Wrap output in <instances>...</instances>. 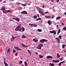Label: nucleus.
<instances>
[{"label":"nucleus","mask_w":66,"mask_h":66,"mask_svg":"<svg viewBox=\"0 0 66 66\" xmlns=\"http://www.w3.org/2000/svg\"><path fill=\"white\" fill-rule=\"evenodd\" d=\"M21 28V24H20L16 28L15 30L16 31H21V30H22V28Z\"/></svg>","instance_id":"obj_1"},{"label":"nucleus","mask_w":66,"mask_h":66,"mask_svg":"<svg viewBox=\"0 0 66 66\" xmlns=\"http://www.w3.org/2000/svg\"><path fill=\"white\" fill-rule=\"evenodd\" d=\"M1 10L3 11V13L4 14L5 12L6 11L5 10V7H4L3 6L0 9Z\"/></svg>","instance_id":"obj_2"},{"label":"nucleus","mask_w":66,"mask_h":66,"mask_svg":"<svg viewBox=\"0 0 66 66\" xmlns=\"http://www.w3.org/2000/svg\"><path fill=\"white\" fill-rule=\"evenodd\" d=\"M44 42H47V40L45 39H43L42 40H40V43H45Z\"/></svg>","instance_id":"obj_3"},{"label":"nucleus","mask_w":66,"mask_h":66,"mask_svg":"<svg viewBox=\"0 0 66 66\" xmlns=\"http://www.w3.org/2000/svg\"><path fill=\"white\" fill-rule=\"evenodd\" d=\"M21 14H26V15H27V14H28L27 12L25 11L21 12Z\"/></svg>","instance_id":"obj_4"},{"label":"nucleus","mask_w":66,"mask_h":66,"mask_svg":"<svg viewBox=\"0 0 66 66\" xmlns=\"http://www.w3.org/2000/svg\"><path fill=\"white\" fill-rule=\"evenodd\" d=\"M13 19H14L15 20H16L18 22H19L20 21L19 19L18 18H13Z\"/></svg>","instance_id":"obj_5"},{"label":"nucleus","mask_w":66,"mask_h":66,"mask_svg":"<svg viewBox=\"0 0 66 66\" xmlns=\"http://www.w3.org/2000/svg\"><path fill=\"white\" fill-rule=\"evenodd\" d=\"M11 12H12L9 10L7 11L6 10L4 14H6V13H11Z\"/></svg>","instance_id":"obj_6"},{"label":"nucleus","mask_w":66,"mask_h":66,"mask_svg":"<svg viewBox=\"0 0 66 66\" xmlns=\"http://www.w3.org/2000/svg\"><path fill=\"white\" fill-rule=\"evenodd\" d=\"M52 62H54V63H58V62H60V60H53Z\"/></svg>","instance_id":"obj_7"},{"label":"nucleus","mask_w":66,"mask_h":66,"mask_svg":"<svg viewBox=\"0 0 66 66\" xmlns=\"http://www.w3.org/2000/svg\"><path fill=\"white\" fill-rule=\"evenodd\" d=\"M14 48L15 49H16L17 50H21V49H20V48H18V47H14Z\"/></svg>","instance_id":"obj_8"},{"label":"nucleus","mask_w":66,"mask_h":66,"mask_svg":"<svg viewBox=\"0 0 66 66\" xmlns=\"http://www.w3.org/2000/svg\"><path fill=\"white\" fill-rule=\"evenodd\" d=\"M33 40L35 42H37L38 41V40L36 38L34 39H33Z\"/></svg>","instance_id":"obj_9"},{"label":"nucleus","mask_w":66,"mask_h":66,"mask_svg":"<svg viewBox=\"0 0 66 66\" xmlns=\"http://www.w3.org/2000/svg\"><path fill=\"white\" fill-rule=\"evenodd\" d=\"M56 40H58V43L59 44L60 42V39H59L57 38H56Z\"/></svg>","instance_id":"obj_10"},{"label":"nucleus","mask_w":66,"mask_h":66,"mask_svg":"<svg viewBox=\"0 0 66 66\" xmlns=\"http://www.w3.org/2000/svg\"><path fill=\"white\" fill-rule=\"evenodd\" d=\"M47 59H52V57L51 56H48L46 57Z\"/></svg>","instance_id":"obj_11"},{"label":"nucleus","mask_w":66,"mask_h":66,"mask_svg":"<svg viewBox=\"0 0 66 66\" xmlns=\"http://www.w3.org/2000/svg\"><path fill=\"white\" fill-rule=\"evenodd\" d=\"M10 48H9L8 49L7 51V54L9 53H10Z\"/></svg>","instance_id":"obj_12"},{"label":"nucleus","mask_w":66,"mask_h":66,"mask_svg":"<svg viewBox=\"0 0 66 66\" xmlns=\"http://www.w3.org/2000/svg\"><path fill=\"white\" fill-rule=\"evenodd\" d=\"M45 17L47 18H51V17L49 15L45 16Z\"/></svg>","instance_id":"obj_13"},{"label":"nucleus","mask_w":66,"mask_h":66,"mask_svg":"<svg viewBox=\"0 0 66 66\" xmlns=\"http://www.w3.org/2000/svg\"><path fill=\"white\" fill-rule=\"evenodd\" d=\"M47 22H48V24H49L50 25H51V24L52 23L50 21H48Z\"/></svg>","instance_id":"obj_14"},{"label":"nucleus","mask_w":66,"mask_h":66,"mask_svg":"<svg viewBox=\"0 0 66 66\" xmlns=\"http://www.w3.org/2000/svg\"><path fill=\"white\" fill-rule=\"evenodd\" d=\"M53 33L55 35H56V31L55 30H53Z\"/></svg>","instance_id":"obj_15"},{"label":"nucleus","mask_w":66,"mask_h":66,"mask_svg":"<svg viewBox=\"0 0 66 66\" xmlns=\"http://www.w3.org/2000/svg\"><path fill=\"white\" fill-rule=\"evenodd\" d=\"M20 4H21L22 5H23V6H27V5H26V4H21V3H20Z\"/></svg>","instance_id":"obj_16"},{"label":"nucleus","mask_w":66,"mask_h":66,"mask_svg":"<svg viewBox=\"0 0 66 66\" xmlns=\"http://www.w3.org/2000/svg\"><path fill=\"white\" fill-rule=\"evenodd\" d=\"M49 65L51 66H54V63H50L49 64Z\"/></svg>","instance_id":"obj_17"},{"label":"nucleus","mask_w":66,"mask_h":66,"mask_svg":"<svg viewBox=\"0 0 66 66\" xmlns=\"http://www.w3.org/2000/svg\"><path fill=\"white\" fill-rule=\"evenodd\" d=\"M22 38H26V36L23 35L22 37Z\"/></svg>","instance_id":"obj_18"},{"label":"nucleus","mask_w":66,"mask_h":66,"mask_svg":"<svg viewBox=\"0 0 66 66\" xmlns=\"http://www.w3.org/2000/svg\"><path fill=\"white\" fill-rule=\"evenodd\" d=\"M37 48L38 49H42V47L39 46L37 47Z\"/></svg>","instance_id":"obj_19"},{"label":"nucleus","mask_w":66,"mask_h":66,"mask_svg":"<svg viewBox=\"0 0 66 66\" xmlns=\"http://www.w3.org/2000/svg\"><path fill=\"white\" fill-rule=\"evenodd\" d=\"M24 64L26 66H28V63H27V62L26 61L24 62Z\"/></svg>","instance_id":"obj_20"},{"label":"nucleus","mask_w":66,"mask_h":66,"mask_svg":"<svg viewBox=\"0 0 66 66\" xmlns=\"http://www.w3.org/2000/svg\"><path fill=\"white\" fill-rule=\"evenodd\" d=\"M66 46V45H65V44H63L62 45V48L63 49L64 48H65V47Z\"/></svg>","instance_id":"obj_21"},{"label":"nucleus","mask_w":66,"mask_h":66,"mask_svg":"<svg viewBox=\"0 0 66 66\" xmlns=\"http://www.w3.org/2000/svg\"><path fill=\"white\" fill-rule=\"evenodd\" d=\"M60 32H61V29H59L58 31V32H57V34H59V33H60Z\"/></svg>","instance_id":"obj_22"},{"label":"nucleus","mask_w":66,"mask_h":66,"mask_svg":"<svg viewBox=\"0 0 66 66\" xmlns=\"http://www.w3.org/2000/svg\"><path fill=\"white\" fill-rule=\"evenodd\" d=\"M28 53H29L30 55H31V51H30L28 50Z\"/></svg>","instance_id":"obj_23"},{"label":"nucleus","mask_w":66,"mask_h":66,"mask_svg":"<svg viewBox=\"0 0 66 66\" xmlns=\"http://www.w3.org/2000/svg\"><path fill=\"white\" fill-rule=\"evenodd\" d=\"M22 46H23V47H27V46L26 45H24V44H22Z\"/></svg>","instance_id":"obj_24"},{"label":"nucleus","mask_w":66,"mask_h":66,"mask_svg":"<svg viewBox=\"0 0 66 66\" xmlns=\"http://www.w3.org/2000/svg\"><path fill=\"white\" fill-rule=\"evenodd\" d=\"M5 66H9V64H7L6 63H4Z\"/></svg>","instance_id":"obj_25"},{"label":"nucleus","mask_w":66,"mask_h":66,"mask_svg":"<svg viewBox=\"0 0 66 66\" xmlns=\"http://www.w3.org/2000/svg\"><path fill=\"white\" fill-rule=\"evenodd\" d=\"M39 46L40 47H43V44H39Z\"/></svg>","instance_id":"obj_26"},{"label":"nucleus","mask_w":66,"mask_h":66,"mask_svg":"<svg viewBox=\"0 0 66 66\" xmlns=\"http://www.w3.org/2000/svg\"><path fill=\"white\" fill-rule=\"evenodd\" d=\"M36 21H38L39 20H42V19L41 18H38V19H37L36 20Z\"/></svg>","instance_id":"obj_27"},{"label":"nucleus","mask_w":66,"mask_h":66,"mask_svg":"<svg viewBox=\"0 0 66 66\" xmlns=\"http://www.w3.org/2000/svg\"><path fill=\"white\" fill-rule=\"evenodd\" d=\"M38 31L39 32H40L42 31V30L40 29H38Z\"/></svg>","instance_id":"obj_28"},{"label":"nucleus","mask_w":66,"mask_h":66,"mask_svg":"<svg viewBox=\"0 0 66 66\" xmlns=\"http://www.w3.org/2000/svg\"><path fill=\"white\" fill-rule=\"evenodd\" d=\"M61 18V17H58L57 18H56V19L57 20H59V19H60Z\"/></svg>","instance_id":"obj_29"},{"label":"nucleus","mask_w":66,"mask_h":66,"mask_svg":"<svg viewBox=\"0 0 66 66\" xmlns=\"http://www.w3.org/2000/svg\"><path fill=\"white\" fill-rule=\"evenodd\" d=\"M39 57L41 59H42V58L43 57V55H39Z\"/></svg>","instance_id":"obj_30"},{"label":"nucleus","mask_w":66,"mask_h":66,"mask_svg":"<svg viewBox=\"0 0 66 66\" xmlns=\"http://www.w3.org/2000/svg\"><path fill=\"white\" fill-rule=\"evenodd\" d=\"M58 38H60V39H61V38H62V36H60L58 37Z\"/></svg>","instance_id":"obj_31"},{"label":"nucleus","mask_w":66,"mask_h":66,"mask_svg":"<svg viewBox=\"0 0 66 66\" xmlns=\"http://www.w3.org/2000/svg\"><path fill=\"white\" fill-rule=\"evenodd\" d=\"M12 38L13 39V40H14V39H15V37H14V36L12 35Z\"/></svg>","instance_id":"obj_32"},{"label":"nucleus","mask_w":66,"mask_h":66,"mask_svg":"<svg viewBox=\"0 0 66 66\" xmlns=\"http://www.w3.org/2000/svg\"><path fill=\"white\" fill-rule=\"evenodd\" d=\"M60 57V56H59V54H57V58H59Z\"/></svg>","instance_id":"obj_33"},{"label":"nucleus","mask_w":66,"mask_h":66,"mask_svg":"<svg viewBox=\"0 0 66 66\" xmlns=\"http://www.w3.org/2000/svg\"><path fill=\"white\" fill-rule=\"evenodd\" d=\"M25 30V29H24V27H22L23 32H24V31Z\"/></svg>","instance_id":"obj_34"},{"label":"nucleus","mask_w":66,"mask_h":66,"mask_svg":"<svg viewBox=\"0 0 66 66\" xmlns=\"http://www.w3.org/2000/svg\"><path fill=\"white\" fill-rule=\"evenodd\" d=\"M63 29L64 30V31H66V27H64L63 28Z\"/></svg>","instance_id":"obj_35"},{"label":"nucleus","mask_w":66,"mask_h":66,"mask_svg":"<svg viewBox=\"0 0 66 66\" xmlns=\"http://www.w3.org/2000/svg\"><path fill=\"white\" fill-rule=\"evenodd\" d=\"M59 60H61V61H63V59L62 58L60 57L59 58Z\"/></svg>","instance_id":"obj_36"},{"label":"nucleus","mask_w":66,"mask_h":66,"mask_svg":"<svg viewBox=\"0 0 66 66\" xmlns=\"http://www.w3.org/2000/svg\"><path fill=\"white\" fill-rule=\"evenodd\" d=\"M22 63V61H20V64H21Z\"/></svg>","instance_id":"obj_37"},{"label":"nucleus","mask_w":66,"mask_h":66,"mask_svg":"<svg viewBox=\"0 0 66 66\" xmlns=\"http://www.w3.org/2000/svg\"><path fill=\"white\" fill-rule=\"evenodd\" d=\"M33 26H35V27H37V24H33Z\"/></svg>","instance_id":"obj_38"},{"label":"nucleus","mask_w":66,"mask_h":66,"mask_svg":"<svg viewBox=\"0 0 66 66\" xmlns=\"http://www.w3.org/2000/svg\"><path fill=\"white\" fill-rule=\"evenodd\" d=\"M59 66H61L62 65V63L61 62L59 64Z\"/></svg>","instance_id":"obj_39"},{"label":"nucleus","mask_w":66,"mask_h":66,"mask_svg":"<svg viewBox=\"0 0 66 66\" xmlns=\"http://www.w3.org/2000/svg\"><path fill=\"white\" fill-rule=\"evenodd\" d=\"M34 18H37V16L36 15H35V16H34Z\"/></svg>","instance_id":"obj_40"},{"label":"nucleus","mask_w":66,"mask_h":66,"mask_svg":"<svg viewBox=\"0 0 66 66\" xmlns=\"http://www.w3.org/2000/svg\"><path fill=\"white\" fill-rule=\"evenodd\" d=\"M17 54H18V53H16L15 54V56H17Z\"/></svg>","instance_id":"obj_41"},{"label":"nucleus","mask_w":66,"mask_h":66,"mask_svg":"<svg viewBox=\"0 0 66 66\" xmlns=\"http://www.w3.org/2000/svg\"><path fill=\"white\" fill-rule=\"evenodd\" d=\"M5 63V58H4V63Z\"/></svg>","instance_id":"obj_42"},{"label":"nucleus","mask_w":66,"mask_h":66,"mask_svg":"<svg viewBox=\"0 0 66 66\" xmlns=\"http://www.w3.org/2000/svg\"><path fill=\"white\" fill-rule=\"evenodd\" d=\"M41 13L43 15H45V14H44V12H41Z\"/></svg>","instance_id":"obj_43"},{"label":"nucleus","mask_w":66,"mask_h":66,"mask_svg":"<svg viewBox=\"0 0 66 66\" xmlns=\"http://www.w3.org/2000/svg\"><path fill=\"white\" fill-rule=\"evenodd\" d=\"M50 32L51 33V34H52L53 33V30L52 31H50Z\"/></svg>","instance_id":"obj_44"},{"label":"nucleus","mask_w":66,"mask_h":66,"mask_svg":"<svg viewBox=\"0 0 66 66\" xmlns=\"http://www.w3.org/2000/svg\"><path fill=\"white\" fill-rule=\"evenodd\" d=\"M33 24H29V26H33Z\"/></svg>","instance_id":"obj_45"},{"label":"nucleus","mask_w":66,"mask_h":66,"mask_svg":"<svg viewBox=\"0 0 66 66\" xmlns=\"http://www.w3.org/2000/svg\"><path fill=\"white\" fill-rule=\"evenodd\" d=\"M56 28L57 29L59 28V25H57Z\"/></svg>","instance_id":"obj_46"},{"label":"nucleus","mask_w":66,"mask_h":66,"mask_svg":"<svg viewBox=\"0 0 66 66\" xmlns=\"http://www.w3.org/2000/svg\"><path fill=\"white\" fill-rule=\"evenodd\" d=\"M13 51L14 53H16V51L15 50H14Z\"/></svg>","instance_id":"obj_47"},{"label":"nucleus","mask_w":66,"mask_h":66,"mask_svg":"<svg viewBox=\"0 0 66 66\" xmlns=\"http://www.w3.org/2000/svg\"><path fill=\"white\" fill-rule=\"evenodd\" d=\"M61 24L62 26H64V23H61Z\"/></svg>","instance_id":"obj_48"},{"label":"nucleus","mask_w":66,"mask_h":66,"mask_svg":"<svg viewBox=\"0 0 66 66\" xmlns=\"http://www.w3.org/2000/svg\"><path fill=\"white\" fill-rule=\"evenodd\" d=\"M61 64H62V63H65V61H63L61 62Z\"/></svg>","instance_id":"obj_49"},{"label":"nucleus","mask_w":66,"mask_h":66,"mask_svg":"<svg viewBox=\"0 0 66 66\" xmlns=\"http://www.w3.org/2000/svg\"><path fill=\"white\" fill-rule=\"evenodd\" d=\"M56 1L57 2H59V0H57Z\"/></svg>","instance_id":"obj_50"},{"label":"nucleus","mask_w":66,"mask_h":66,"mask_svg":"<svg viewBox=\"0 0 66 66\" xmlns=\"http://www.w3.org/2000/svg\"><path fill=\"white\" fill-rule=\"evenodd\" d=\"M35 53L36 54H37V55H38V53L37 52H35Z\"/></svg>","instance_id":"obj_51"},{"label":"nucleus","mask_w":66,"mask_h":66,"mask_svg":"<svg viewBox=\"0 0 66 66\" xmlns=\"http://www.w3.org/2000/svg\"><path fill=\"white\" fill-rule=\"evenodd\" d=\"M48 12H45V14H48Z\"/></svg>","instance_id":"obj_52"},{"label":"nucleus","mask_w":66,"mask_h":66,"mask_svg":"<svg viewBox=\"0 0 66 66\" xmlns=\"http://www.w3.org/2000/svg\"><path fill=\"white\" fill-rule=\"evenodd\" d=\"M11 41H12V42H13V39H11Z\"/></svg>","instance_id":"obj_53"},{"label":"nucleus","mask_w":66,"mask_h":66,"mask_svg":"<svg viewBox=\"0 0 66 66\" xmlns=\"http://www.w3.org/2000/svg\"><path fill=\"white\" fill-rule=\"evenodd\" d=\"M39 13H41L42 12H41L40 11H39Z\"/></svg>","instance_id":"obj_54"},{"label":"nucleus","mask_w":66,"mask_h":66,"mask_svg":"<svg viewBox=\"0 0 66 66\" xmlns=\"http://www.w3.org/2000/svg\"><path fill=\"white\" fill-rule=\"evenodd\" d=\"M43 20H41L40 21V22H43Z\"/></svg>","instance_id":"obj_55"},{"label":"nucleus","mask_w":66,"mask_h":66,"mask_svg":"<svg viewBox=\"0 0 66 66\" xmlns=\"http://www.w3.org/2000/svg\"><path fill=\"white\" fill-rule=\"evenodd\" d=\"M43 8H45V6L44 5H43Z\"/></svg>","instance_id":"obj_56"},{"label":"nucleus","mask_w":66,"mask_h":66,"mask_svg":"<svg viewBox=\"0 0 66 66\" xmlns=\"http://www.w3.org/2000/svg\"><path fill=\"white\" fill-rule=\"evenodd\" d=\"M37 15L38 17H39V14H38Z\"/></svg>","instance_id":"obj_57"},{"label":"nucleus","mask_w":66,"mask_h":66,"mask_svg":"<svg viewBox=\"0 0 66 66\" xmlns=\"http://www.w3.org/2000/svg\"><path fill=\"white\" fill-rule=\"evenodd\" d=\"M64 14L65 15H66V12H65L64 13Z\"/></svg>","instance_id":"obj_58"},{"label":"nucleus","mask_w":66,"mask_h":66,"mask_svg":"<svg viewBox=\"0 0 66 66\" xmlns=\"http://www.w3.org/2000/svg\"><path fill=\"white\" fill-rule=\"evenodd\" d=\"M2 0H0V2H2Z\"/></svg>","instance_id":"obj_59"},{"label":"nucleus","mask_w":66,"mask_h":66,"mask_svg":"<svg viewBox=\"0 0 66 66\" xmlns=\"http://www.w3.org/2000/svg\"><path fill=\"white\" fill-rule=\"evenodd\" d=\"M54 18V16H52V19H53V18Z\"/></svg>","instance_id":"obj_60"},{"label":"nucleus","mask_w":66,"mask_h":66,"mask_svg":"<svg viewBox=\"0 0 66 66\" xmlns=\"http://www.w3.org/2000/svg\"><path fill=\"white\" fill-rule=\"evenodd\" d=\"M21 60L23 59V58H22V57L21 58Z\"/></svg>","instance_id":"obj_61"},{"label":"nucleus","mask_w":66,"mask_h":66,"mask_svg":"<svg viewBox=\"0 0 66 66\" xmlns=\"http://www.w3.org/2000/svg\"><path fill=\"white\" fill-rule=\"evenodd\" d=\"M52 2H53V0H51Z\"/></svg>","instance_id":"obj_62"},{"label":"nucleus","mask_w":66,"mask_h":66,"mask_svg":"<svg viewBox=\"0 0 66 66\" xmlns=\"http://www.w3.org/2000/svg\"><path fill=\"white\" fill-rule=\"evenodd\" d=\"M28 5H30V3L28 4Z\"/></svg>","instance_id":"obj_63"},{"label":"nucleus","mask_w":66,"mask_h":66,"mask_svg":"<svg viewBox=\"0 0 66 66\" xmlns=\"http://www.w3.org/2000/svg\"><path fill=\"white\" fill-rule=\"evenodd\" d=\"M46 45V44H44V46H45V45Z\"/></svg>","instance_id":"obj_64"}]
</instances>
